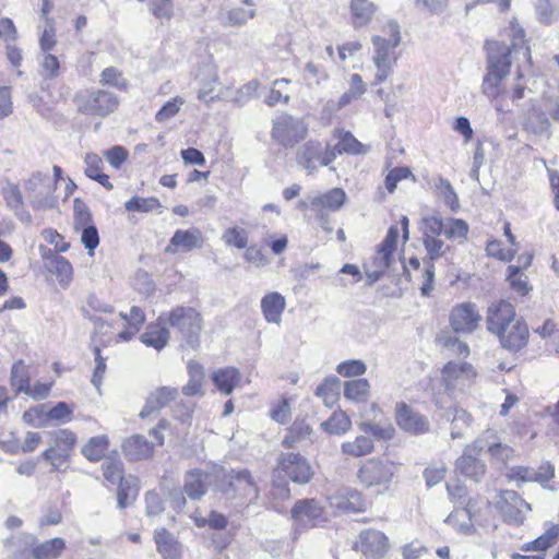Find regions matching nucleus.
<instances>
[{"label": "nucleus", "instance_id": "obj_11", "mask_svg": "<svg viewBox=\"0 0 559 559\" xmlns=\"http://www.w3.org/2000/svg\"><path fill=\"white\" fill-rule=\"evenodd\" d=\"M395 420L402 430L411 435H424L430 429L428 418L404 402L395 406Z\"/></svg>", "mask_w": 559, "mask_h": 559}, {"label": "nucleus", "instance_id": "obj_17", "mask_svg": "<svg viewBox=\"0 0 559 559\" xmlns=\"http://www.w3.org/2000/svg\"><path fill=\"white\" fill-rule=\"evenodd\" d=\"M480 321V316L473 304H462L451 311L450 323L455 333H469Z\"/></svg>", "mask_w": 559, "mask_h": 559}, {"label": "nucleus", "instance_id": "obj_57", "mask_svg": "<svg viewBox=\"0 0 559 559\" xmlns=\"http://www.w3.org/2000/svg\"><path fill=\"white\" fill-rule=\"evenodd\" d=\"M45 418L47 426H49L50 421L67 424L72 418V409H70L66 402H59L56 406L46 412Z\"/></svg>", "mask_w": 559, "mask_h": 559}, {"label": "nucleus", "instance_id": "obj_45", "mask_svg": "<svg viewBox=\"0 0 559 559\" xmlns=\"http://www.w3.org/2000/svg\"><path fill=\"white\" fill-rule=\"evenodd\" d=\"M372 450V440L365 436H358L355 440L342 444V452L354 457L367 455L371 453Z\"/></svg>", "mask_w": 559, "mask_h": 559}, {"label": "nucleus", "instance_id": "obj_23", "mask_svg": "<svg viewBox=\"0 0 559 559\" xmlns=\"http://www.w3.org/2000/svg\"><path fill=\"white\" fill-rule=\"evenodd\" d=\"M345 201V191L340 188H333L325 193L309 197V209L311 212H334L340 210Z\"/></svg>", "mask_w": 559, "mask_h": 559}, {"label": "nucleus", "instance_id": "obj_52", "mask_svg": "<svg viewBox=\"0 0 559 559\" xmlns=\"http://www.w3.org/2000/svg\"><path fill=\"white\" fill-rule=\"evenodd\" d=\"M222 240L226 246L245 249L248 245V233L243 228L229 227L223 231Z\"/></svg>", "mask_w": 559, "mask_h": 559}, {"label": "nucleus", "instance_id": "obj_42", "mask_svg": "<svg viewBox=\"0 0 559 559\" xmlns=\"http://www.w3.org/2000/svg\"><path fill=\"white\" fill-rule=\"evenodd\" d=\"M124 209L129 212L150 213L157 211L158 213H162L163 205L155 197H133L124 203Z\"/></svg>", "mask_w": 559, "mask_h": 559}, {"label": "nucleus", "instance_id": "obj_29", "mask_svg": "<svg viewBox=\"0 0 559 559\" xmlns=\"http://www.w3.org/2000/svg\"><path fill=\"white\" fill-rule=\"evenodd\" d=\"M377 11V7L370 0H350V22L355 29L367 26Z\"/></svg>", "mask_w": 559, "mask_h": 559}, {"label": "nucleus", "instance_id": "obj_12", "mask_svg": "<svg viewBox=\"0 0 559 559\" xmlns=\"http://www.w3.org/2000/svg\"><path fill=\"white\" fill-rule=\"evenodd\" d=\"M497 509L506 522L521 524L524 521L525 512L531 511V506L516 491L504 490L500 493Z\"/></svg>", "mask_w": 559, "mask_h": 559}, {"label": "nucleus", "instance_id": "obj_5", "mask_svg": "<svg viewBox=\"0 0 559 559\" xmlns=\"http://www.w3.org/2000/svg\"><path fill=\"white\" fill-rule=\"evenodd\" d=\"M26 198L36 211L51 210L57 206L56 182L47 174L34 173L23 183Z\"/></svg>", "mask_w": 559, "mask_h": 559}, {"label": "nucleus", "instance_id": "obj_50", "mask_svg": "<svg viewBox=\"0 0 559 559\" xmlns=\"http://www.w3.org/2000/svg\"><path fill=\"white\" fill-rule=\"evenodd\" d=\"M108 447V440L106 437H93L86 444L83 445L82 454L92 462L99 461Z\"/></svg>", "mask_w": 559, "mask_h": 559}, {"label": "nucleus", "instance_id": "obj_3", "mask_svg": "<svg viewBox=\"0 0 559 559\" xmlns=\"http://www.w3.org/2000/svg\"><path fill=\"white\" fill-rule=\"evenodd\" d=\"M158 322H166L176 329L189 347L199 346L203 320L194 308L178 306L169 312H163L158 317Z\"/></svg>", "mask_w": 559, "mask_h": 559}, {"label": "nucleus", "instance_id": "obj_31", "mask_svg": "<svg viewBox=\"0 0 559 559\" xmlns=\"http://www.w3.org/2000/svg\"><path fill=\"white\" fill-rule=\"evenodd\" d=\"M66 548V542L60 537L32 545L31 554L24 559H57Z\"/></svg>", "mask_w": 559, "mask_h": 559}, {"label": "nucleus", "instance_id": "obj_10", "mask_svg": "<svg viewBox=\"0 0 559 559\" xmlns=\"http://www.w3.org/2000/svg\"><path fill=\"white\" fill-rule=\"evenodd\" d=\"M292 519L296 531L319 526L325 522L323 509L314 499L298 500L292 509Z\"/></svg>", "mask_w": 559, "mask_h": 559}, {"label": "nucleus", "instance_id": "obj_22", "mask_svg": "<svg viewBox=\"0 0 559 559\" xmlns=\"http://www.w3.org/2000/svg\"><path fill=\"white\" fill-rule=\"evenodd\" d=\"M322 152L323 145L321 142L309 140L297 148L296 162L308 173L312 174L321 166Z\"/></svg>", "mask_w": 559, "mask_h": 559}, {"label": "nucleus", "instance_id": "obj_62", "mask_svg": "<svg viewBox=\"0 0 559 559\" xmlns=\"http://www.w3.org/2000/svg\"><path fill=\"white\" fill-rule=\"evenodd\" d=\"M420 293L423 296H429L433 289L435 264L431 261H424V267L419 272Z\"/></svg>", "mask_w": 559, "mask_h": 559}, {"label": "nucleus", "instance_id": "obj_61", "mask_svg": "<svg viewBox=\"0 0 559 559\" xmlns=\"http://www.w3.org/2000/svg\"><path fill=\"white\" fill-rule=\"evenodd\" d=\"M336 371L345 378L359 377L367 371V366L362 360L350 359L338 364Z\"/></svg>", "mask_w": 559, "mask_h": 559}, {"label": "nucleus", "instance_id": "obj_46", "mask_svg": "<svg viewBox=\"0 0 559 559\" xmlns=\"http://www.w3.org/2000/svg\"><path fill=\"white\" fill-rule=\"evenodd\" d=\"M138 479L129 476L118 485L117 500L120 509L127 508L138 495Z\"/></svg>", "mask_w": 559, "mask_h": 559}, {"label": "nucleus", "instance_id": "obj_8", "mask_svg": "<svg viewBox=\"0 0 559 559\" xmlns=\"http://www.w3.org/2000/svg\"><path fill=\"white\" fill-rule=\"evenodd\" d=\"M51 445L43 453L41 457L46 460L55 471H59L60 464L68 461L70 453L76 443V435L69 429H58L48 432Z\"/></svg>", "mask_w": 559, "mask_h": 559}, {"label": "nucleus", "instance_id": "obj_58", "mask_svg": "<svg viewBox=\"0 0 559 559\" xmlns=\"http://www.w3.org/2000/svg\"><path fill=\"white\" fill-rule=\"evenodd\" d=\"M289 82L288 79L275 80L265 103L271 107L280 103L287 104L290 97L284 92L283 86L289 84Z\"/></svg>", "mask_w": 559, "mask_h": 559}, {"label": "nucleus", "instance_id": "obj_38", "mask_svg": "<svg viewBox=\"0 0 559 559\" xmlns=\"http://www.w3.org/2000/svg\"><path fill=\"white\" fill-rule=\"evenodd\" d=\"M189 381L182 388V393L187 396L202 394V384L204 380V369L202 365L195 361L188 362Z\"/></svg>", "mask_w": 559, "mask_h": 559}, {"label": "nucleus", "instance_id": "obj_64", "mask_svg": "<svg viewBox=\"0 0 559 559\" xmlns=\"http://www.w3.org/2000/svg\"><path fill=\"white\" fill-rule=\"evenodd\" d=\"M423 243L428 255L426 261L433 262L449 250V247L438 237L423 238Z\"/></svg>", "mask_w": 559, "mask_h": 559}, {"label": "nucleus", "instance_id": "obj_48", "mask_svg": "<svg viewBox=\"0 0 559 559\" xmlns=\"http://www.w3.org/2000/svg\"><path fill=\"white\" fill-rule=\"evenodd\" d=\"M104 478L111 485H119L128 477H124L123 464L119 460L106 459L102 464Z\"/></svg>", "mask_w": 559, "mask_h": 559}, {"label": "nucleus", "instance_id": "obj_16", "mask_svg": "<svg viewBox=\"0 0 559 559\" xmlns=\"http://www.w3.org/2000/svg\"><path fill=\"white\" fill-rule=\"evenodd\" d=\"M518 319L514 307L506 300H499L489 306L486 324L488 331L496 335Z\"/></svg>", "mask_w": 559, "mask_h": 559}, {"label": "nucleus", "instance_id": "obj_39", "mask_svg": "<svg viewBox=\"0 0 559 559\" xmlns=\"http://www.w3.org/2000/svg\"><path fill=\"white\" fill-rule=\"evenodd\" d=\"M559 537V525L551 526L544 534L538 536L533 542L525 543L522 546L523 551H540L544 552L549 547L556 544Z\"/></svg>", "mask_w": 559, "mask_h": 559}, {"label": "nucleus", "instance_id": "obj_28", "mask_svg": "<svg viewBox=\"0 0 559 559\" xmlns=\"http://www.w3.org/2000/svg\"><path fill=\"white\" fill-rule=\"evenodd\" d=\"M286 308V300L277 292L266 294L261 299V310L266 322L280 324Z\"/></svg>", "mask_w": 559, "mask_h": 559}, {"label": "nucleus", "instance_id": "obj_26", "mask_svg": "<svg viewBox=\"0 0 559 559\" xmlns=\"http://www.w3.org/2000/svg\"><path fill=\"white\" fill-rule=\"evenodd\" d=\"M475 372L472 365L467 362H448L442 370V379L448 389H454L457 385L465 384V381L474 377Z\"/></svg>", "mask_w": 559, "mask_h": 559}, {"label": "nucleus", "instance_id": "obj_37", "mask_svg": "<svg viewBox=\"0 0 559 559\" xmlns=\"http://www.w3.org/2000/svg\"><path fill=\"white\" fill-rule=\"evenodd\" d=\"M255 16L254 10H245L242 8H235L226 11H221L217 20L221 25L225 27H240L248 23L249 20Z\"/></svg>", "mask_w": 559, "mask_h": 559}, {"label": "nucleus", "instance_id": "obj_14", "mask_svg": "<svg viewBox=\"0 0 559 559\" xmlns=\"http://www.w3.org/2000/svg\"><path fill=\"white\" fill-rule=\"evenodd\" d=\"M281 469L297 484H308L313 475L307 459L299 453H286L280 457Z\"/></svg>", "mask_w": 559, "mask_h": 559}, {"label": "nucleus", "instance_id": "obj_44", "mask_svg": "<svg viewBox=\"0 0 559 559\" xmlns=\"http://www.w3.org/2000/svg\"><path fill=\"white\" fill-rule=\"evenodd\" d=\"M445 522L452 525L460 533L472 534L474 532L471 513L467 508L455 509L449 514Z\"/></svg>", "mask_w": 559, "mask_h": 559}, {"label": "nucleus", "instance_id": "obj_6", "mask_svg": "<svg viewBox=\"0 0 559 559\" xmlns=\"http://www.w3.org/2000/svg\"><path fill=\"white\" fill-rule=\"evenodd\" d=\"M307 134V123L287 112H282L272 120L271 138L284 147H294Z\"/></svg>", "mask_w": 559, "mask_h": 559}, {"label": "nucleus", "instance_id": "obj_7", "mask_svg": "<svg viewBox=\"0 0 559 559\" xmlns=\"http://www.w3.org/2000/svg\"><path fill=\"white\" fill-rule=\"evenodd\" d=\"M396 473L394 463L388 460L369 459L357 472L359 483L366 487H388Z\"/></svg>", "mask_w": 559, "mask_h": 559}, {"label": "nucleus", "instance_id": "obj_43", "mask_svg": "<svg viewBox=\"0 0 559 559\" xmlns=\"http://www.w3.org/2000/svg\"><path fill=\"white\" fill-rule=\"evenodd\" d=\"M352 427V421L345 412H334L333 415L325 421L321 423V428L331 435H342L348 431Z\"/></svg>", "mask_w": 559, "mask_h": 559}, {"label": "nucleus", "instance_id": "obj_47", "mask_svg": "<svg viewBox=\"0 0 559 559\" xmlns=\"http://www.w3.org/2000/svg\"><path fill=\"white\" fill-rule=\"evenodd\" d=\"M366 92V84L359 74H352L349 79V88L338 99L337 107L343 108L353 100L358 99Z\"/></svg>", "mask_w": 559, "mask_h": 559}, {"label": "nucleus", "instance_id": "obj_1", "mask_svg": "<svg viewBox=\"0 0 559 559\" xmlns=\"http://www.w3.org/2000/svg\"><path fill=\"white\" fill-rule=\"evenodd\" d=\"M487 73L484 76L481 91L491 99L500 95V83L509 74L511 67V48L501 41H488Z\"/></svg>", "mask_w": 559, "mask_h": 559}, {"label": "nucleus", "instance_id": "obj_34", "mask_svg": "<svg viewBox=\"0 0 559 559\" xmlns=\"http://www.w3.org/2000/svg\"><path fill=\"white\" fill-rule=\"evenodd\" d=\"M46 266L50 273L57 276L58 282L62 287H67L69 285L72 280L73 271L72 265L66 258L57 253H51L46 259Z\"/></svg>", "mask_w": 559, "mask_h": 559}, {"label": "nucleus", "instance_id": "obj_2", "mask_svg": "<svg viewBox=\"0 0 559 559\" xmlns=\"http://www.w3.org/2000/svg\"><path fill=\"white\" fill-rule=\"evenodd\" d=\"M389 38L373 36L372 44L374 55L372 61L377 68L374 83L384 82L392 73L393 66L397 61L396 47L401 43L400 27L396 23H389L386 26Z\"/></svg>", "mask_w": 559, "mask_h": 559}, {"label": "nucleus", "instance_id": "obj_35", "mask_svg": "<svg viewBox=\"0 0 559 559\" xmlns=\"http://www.w3.org/2000/svg\"><path fill=\"white\" fill-rule=\"evenodd\" d=\"M212 380L222 393L228 395L240 381V373L234 367L219 368L212 373Z\"/></svg>", "mask_w": 559, "mask_h": 559}, {"label": "nucleus", "instance_id": "obj_54", "mask_svg": "<svg viewBox=\"0 0 559 559\" xmlns=\"http://www.w3.org/2000/svg\"><path fill=\"white\" fill-rule=\"evenodd\" d=\"M468 233V225L463 219L449 218L444 223L443 235L450 240L465 239Z\"/></svg>", "mask_w": 559, "mask_h": 559}, {"label": "nucleus", "instance_id": "obj_53", "mask_svg": "<svg viewBox=\"0 0 559 559\" xmlns=\"http://www.w3.org/2000/svg\"><path fill=\"white\" fill-rule=\"evenodd\" d=\"M337 153L364 154L366 150L350 132H340Z\"/></svg>", "mask_w": 559, "mask_h": 559}, {"label": "nucleus", "instance_id": "obj_15", "mask_svg": "<svg viewBox=\"0 0 559 559\" xmlns=\"http://www.w3.org/2000/svg\"><path fill=\"white\" fill-rule=\"evenodd\" d=\"M356 548L368 559H380L389 550V539L377 530H365L359 534Z\"/></svg>", "mask_w": 559, "mask_h": 559}, {"label": "nucleus", "instance_id": "obj_27", "mask_svg": "<svg viewBox=\"0 0 559 559\" xmlns=\"http://www.w3.org/2000/svg\"><path fill=\"white\" fill-rule=\"evenodd\" d=\"M154 443L142 435H133L122 443V451L132 461L150 459L153 455Z\"/></svg>", "mask_w": 559, "mask_h": 559}, {"label": "nucleus", "instance_id": "obj_41", "mask_svg": "<svg viewBox=\"0 0 559 559\" xmlns=\"http://www.w3.org/2000/svg\"><path fill=\"white\" fill-rule=\"evenodd\" d=\"M312 428L305 420H295L288 429V433L283 440L285 448H294L296 443L309 439L311 440Z\"/></svg>", "mask_w": 559, "mask_h": 559}, {"label": "nucleus", "instance_id": "obj_49", "mask_svg": "<svg viewBox=\"0 0 559 559\" xmlns=\"http://www.w3.org/2000/svg\"><path fill=\"white\" fill-rule=\"evenodd\" d=\"M508 281L511 288L522 296L527 295L533 289L527 281V276L521 271V266H508Z\"/></svg>", "mask_w": 559, "mask_h": 559}, {"label": "nucleus", "instance_id": "obj_40", "mask_svg": "<svg viewBox=\"0 0 559 559\" xmlns=\"http://www.w3.org/2000/svg\"><path fill=\"white\" fill-rule=\"evenodd\" d=\"M370 384L365 378L346 381L344 384V396L356 402H365L369 397Z\"/></svg>", "mask_w": 559, "mask_h": 559}, {"label": "nucleus", "instance_id": "obj_24", "mask_svg": "<svg viewBox=\"0 0 559 559\" xmlns=\"http://www.w3.org/2000/svg\"><path fill=\"white\" fill-rule=\"evenodd\" d=\"M178 395V390L171 386H160L153 391L140 412L139 416L145 419L167 406Z\"/></svg>", "mask_w": 559, "mask_h": 559}, {"label": "nucleus", "instance_id": "obj_19", "mask_svg": "<svg viewBox=\"0 0 559 559\" xmlns=\"http://www.w3.org/2000/svg\"><path fill=\"white\" fill-rule=\"evenodd\" d=\"M204 242L203 235L199 228L178 229L171 237L166 252H189L193 249L202 248Z\"/></svg>", "mask_w": 559, "mask_h": 559}, {"label": "nucleus", "instance_id": "obj_30", "mask_svg": "<svg viewBox=\"0 0 559 559\" xmlns=\"http://www.w3.org/2000/svg\"><path fill=\"white\" fill-rule=\"evenodd\" d=\"M166 325V322H158V320L155 324H150L146 331L141 335V342L156 350L163 349L167 345L170 336Z\"/></svg>", "mask_w": 559, "mask_h": 559}, {"label": "nucleus", "instance_id": "obj_13", "mask_svg": "<svg viewBox=\"0 0 559 559\" xmlns=\"http://www.w3.org/2000/svg\"><path fill=\"white\" fill-rule=\"evenodd\" d=\"M485 443L483 440L475 441L473 447L465 449L464 453L455 461V469L474 481H479L486 472V466L481 460L475 456L476 450L484 451Z\"/></svg>", "mask_w": 559, "mask_h": 559}, {"label": "nucleus", "instance_id": "obj_18", "mask_svg": "<svg viewBox=\"0 0 559 559\" xmlns=\"http://www.w3.org/2000/svg\"><path fill=\"white\" fill-rule=\"evenodd\" d=\"M499 337L502 347L518 352L526 346L528 341V328L526 323L519 318L508 324L502 332L496 334Z\"/></svg>", "mask_w": 559, "mask_h": 559}, {"label": "nucleus", "instance_id": "obj_25", "mask_svg": "<svg viewBox=\"0 0 559 559\" xmlns=\"http://www.w3.org/2000/svg\"><path fill=\"white\" fill-rule=\"evenodd\" d=\"M551 123L547 114L535 103L532 102L531 108L527 110L524 120L523 129L534 135L549 136Z\"/></svg>", "mask_w": 559, "mask_h": 559}, {"label": "nucleus", "instance_id": "obj_36", "mask_svg": "<svg viewBox=\"0 0 559 559\" xmlns=\"http://www.w3.org/2000/svg\"><path fill=\"white\" fill-rule=\"evenodd\" d=\"M207 474L200 469L187 473L185 479V493L192 500L200 499L206 492Z\"/></svg>", "mask_w": 559, "mask_h": 559}, {"label": "nucleus", "instance_id": "obj_20", "mask_svg": "<svg viewBox=\"0 0 559 559\" xmlns=\"http://www.w3.org/2000/svg\"><path fill=\"white\" fill-rule=\"evenodd\" d=\"M399 237V229L396 226H391L384 240L379 246L373 259L372 266L386 271L394 263V252L396 250V241Z\"/></svg>", "mask_w": 559, "mask_h": 559}, {"label": "nucleus", "instance_id": "obj_63", "mask_svg": "<svg viewBox=\"0 0 559 559\" xmlns=\"http://www.w3.org/2000/svg\"><path fill=\"white\" fill-rule=\"evenodd\" d=\"M2 195L9 207L15 211L23 210V198L17 185L8 182L2 188Z\"/></svg>", "mask_w": 559, "mask_h": 559}, {"label": "nucleus", "instance_id": "obj_33", "mask_svg": "<svg viewBox=\"0 0 559 559\" xmlns=\"http://www.w3.org/2000/svg\"><path fill=\"white\" fill-rule=\"evenodd\" d=\"M154 539L163 559H180V545L168 531L156 530Z\"/></svg>", "mask_w": 559, "mask_h": 559}, {"label": "nucleus", "instance_id": "obj_56", "mask_svg": "<svg viewBox=\"0 0 559 559\" xmlns=\"http://www.w3.org/2000/svg\"><path fill=\"white\" fill-rule=\"evenodd\" d=\"M359 428L366 433H371L378 440H390L395 435V429L391 424L381 426L376 423L366 421L361 423Z\"/></svg>", "mask_w": 559, "mask_h": 559}, {"label": "nucleus", "instance_id": "obj_21", "mask_svg": "<svg viewBox=\"0 0 559 559\" xmlns=\"http://www.w3.org/2000/svg\"><path fill=\"white\" fill-rule=\"evenodd\" d=\"M331 507L342 512H361L366 508L362 495L356 489H341L330 498Z\"/></svg>", "mask_w": 559, "mask_h": 559}, {"label": "nucleus", "instance_id": "obj_51", "mask_svg": "<svg viewBox=\"0 0 559 559\" xmlns=\"http://www.w3.org/2000/svg\"><path fill=\"white\" fill-rule=\"evenodd\" d=\"M11 383L17 393L29 391L31 379L27 367L23 361H16L11 370Z\"/></svg>", "mask_w": 559, "mask_h": 559}, {"label": "nucleus", "instance_id": "obj_60", "mask_svg": "<svg viewBox=\"0 0 559 559\" xmlns=\"http://www.w3.org/2000/svg\"><path fill=\"white\" fill-rule=\"evenodd\" d=\"M435 186L439 194L443 198L445 204L449 205L451 210L454 211L455 207L459 205V198L450 181L445 178L439 177L436 180Z\"/></svg>", "mask_w": 559, "mask_h": 559}, {"label": "nucleus", "instance_id": "obj_32", "mask_svg": "<svg viewBox=\"0 0 559 559\" xmlns=\"http://www.w3.org/2000/svg\"><path fill=\"white\" fill-rule=\"evenodd\" d=\"M441 417L451 424L452 439L461 438L471 424L469 414L457 406H450L443 411Z\"/></svg>", "mask_w": 559, "mask_h": 559}, {"label": "nucleus", "instance_id": "obj_55", "mask_svg": "<svg viewBox=\"0 0 559 559\" xmlns=\"http://www.w3.org/2000/svg\"><path fill=\"white\" fill-rule=\"evenodd\" d=\"M444 221L439 215L426 216L421 221L423 238L439 237L443 235Z\"/></svg>", "mask_w": 559, "mask_h": 559}, {"label": "nucleus", "instance_id": "obj_4", "mask_svg": "<svg viewBox=\"0 0 559 559\" xmlns=\"http://www.w3.org/2000/svg\"><path fill=\"white\" fill-rule=\"evenodd\" d=\"M217 490L236 504L252 503L260 492L252 474L246 468L228 472L217 484Z\"/></svg>", "mask_w": 559, "mask_h": 559}, {"label": "nucleus", "instance_id": "obj_9", "mask_svg": "<svg viewBox=\"0 0 559 559\" xmlns=\"http://www.w3.org/2000/svg\"><path fill=\"white\" fill-rule=\"evenodd\" d=\"M76 103L81 112L104 117L116 109L118 98L109 91L95 90L78 95Z\"/></svg>", "mask_w": 559, "mask_h": 559}, {"label": "nucleus", "instance_id": "obj_59", "mask_svg": "<svg viewBox=\"0 0 559 559\" xmlns=\"http://www.w3.org/2000/svg\"><path fill=\"white\" fill-rule=\"evenodd\" d=\"M338 383L337 379L333 380H325L323 383H321L316 391V394L322 399L323 403L328 407H333V405L337 401V392H336V384Z\"/></svg>", "mask_w": 559, "mask_h": 559}]
</instances>
